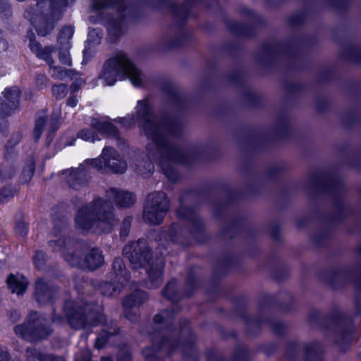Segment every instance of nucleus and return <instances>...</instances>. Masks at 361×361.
I'll return each mask as SVG.
<instances>
[{
  "instance_id": "1",
  "label": "nucleus",
  "mask_w": 361,
  "mask_h": 361,
  "mask_svg": "<svg viewBox=\"0 0 361 361\" xmlns=\"http://www.w3.org/2000/svg\"><path fill=\"white\" fill-rule=\"evenodd\" d=\"M137 118L135 121L122 118L118 120L121 125L129 127L133 123L137 122L143 129L146 135L149 136L152 144L147 146L152 159L156 160L160 159V164L163 167L164 160L180 162L181 160L176 157L178 152L172 149L166 143L164 135L171 132V127L167 121H158L152 114L151 109L147 101L142 100L137 102L136 106Z\"/></svg>"
},
{
  "instance_id": "2",
  "label": "nucleus",
  "mask_w": 361,
  "mask_h": 361,
  "mask_svg": "<svg viewBox=\"0 0 361 361\" xmlns=\"http://www.w3.org/2000/svg\"><path fill=\"white\" fill-rule=\"evenodd\" d=\"M126 163L121 159L119 154L111 147H104L97 159H86L76 168H70L59 171L56 178L61 180H81L90 177L94 171L100 173L111 171L123 173L126 171Z\"/></svg>"
},
{
  "instance_id": "3",
  "label": "nucleus",
  "mask_w": 361,
  "mask_h": 361,
  "mask_svg": "<svg viewBox=\"0 0 361 361\" xmlns=\"http://www.w3.org/2000/svg\"><path fill=\"white\" fill-rule=\"evenodd\" d=\"M128 78L135 86L142 85V75L140 71L135 67L126 54H118L109 59L104 65L99 75V79L104 85L111 86L117 80Z\"/></svg>"
},
{
  "instance_id": "4",
  "label": "nucleus",
  "mask_w": 361,
  "mask_h": 361,
  "mask_svg": "<svg viewBox=\"0 0 361 361\" xmlns=\"http://www.w3.org/2000/svg\"><path fill=\"white\" fill-rule=\"evenodd\" d=\"M110 209L108 202L98 199L92 204L78 210L75 224L82 231H88L92 228H94L95 232L98 231L97 228L102 231H108L112 226Z\"/></svg>"
},
{
  "instance_id": "5",
  "label": "nucleus",
  "mask_w": 361,
  "mask_h": 361,
  "mask_svg": "<svg viewBox=\"0 0 361 361\" xmlns=\"http://www.w3.org/2000/svg\"><path fill=\"white\" fill-rule=\"evenodd\" d=\"M169 208V202L164 192H159L148 196L144 211V218L151 224H159Z\"/></svg>"
},
{
  "instance_id": "6",
  "label": "nucleus",
  "mask_w": 361,
  "mask_h": 361,
  "mask_svg": "<svg viewBox=\"0 0 361 361\" xmlns=\"http://www.w3.org/2000/svg\"><path fill=\"white\" fill-rule=\"evenodd\" d=\"M113 5L118 11L116 19H112L108 25V30L110 32H116L121 26V23L125 17L127 7L123 0H94L93 6L96 9H102Z\"/></svg>"
},
{
  "instance_id": "7",
  "label": "nucleus",
  "mask_w": 361,
  "mask_h": 361,
  "mask_svg": "<svg viewBox=\"0 0 361 361\" xmlns=\"http://www.w3.org/2000/svg\"><path fill=\"white\" fill-rule=\"evenodd\" d=\"M65 257L66 261L73 266L82 265L90 269H94L100 267L104 262V258L101 251L98 249H94L91 250L86 255L83 264H82L79 261L78 257L75 255H66Z\"/></svg>"
},
{
  "instance_id": "8",
  "label": "nucleus",
  "mask_w": 361,
  "mask_h": 361,
  "mask_svg": "<svg viewBox=\"0 0 361 361\" xmlns=\"http://www.w3.org/2000/svg\"><path fill=\"white\" fill-rule=\"evenodd\" d=\"M91 126L100 133L109 136H117V130L107 117L94 118L92 119Z\"/></svg>"
},
{
  "instance_id": "9",
  "label": "nucleus",
  "mask_w": 361,
  "mask_h": 361,
  "mask_svg": "<svg viewBox=\"0 0 361 361\" xmlns=\"http://www.w3.org/2000/svg\"><path fill=\"white\" fill-rule=\"evenodd\" d=\"M7 283L13 293L20 295L25 293L27 287V279L21 274H11Z\"/></svg>"
},
{
  "instance_id": "10",
  "label": "nucleus",
  "mask_w": 361,
  "mask_h": 361,
  "mask_svg": "<svg viewBox=\"0 0 361 361\" xmlns=\"http://www.w3.org/2000/svg\"><path fill=\"white\" fill-rule=\"evenodd\" d=\"M112 198L121 207H129L135 202V197L133 193L126 191H118L112 189L109 193Z\"/></svg>"
},
{
  "instance_id": "11",
  "label": "nucleus",
  "mask_w": 361,
  "mask_h": 361,
  "mask_svg": "<svg viewBox=\"0 0 361 361\" xmlns=\"http://www.w3.org/2000/svg\"><path fill=\"white\" fill-rule=\"evenodd\" d=\"M15 332L16 334L25 338L28 337L30 334H32L36 338H43L49 333L48 330H44L42 329L32 331V327H28L26 324L17 326L15 328Z\"/></svg>"
},
{
  "instance_id": "12",
  "label": "nucleus",
  "mask_w": 361,
  "mask_h": 361,
  "mask_svg": "<svg viewBox=\"0 0 361 361\" xmlns=\"http://www.w3.org/2000/svg\"><path fill=\"white\" fill-rule=\"evenodd\" d=\"M136 243H133L131 245H127L123 249V253L125 255H127L130 262L133 264L134 267H137V264H140L141 266H144L146 263V259L145 256H143V254H141L140 256L138 257L137 256V253H135L136 256L134 257L133 254H130V250L133 248L135 250V247L136 246Z\"/></svg>"
},
{
  "instance_id": "13",
  "label": "nucleus",
  "mask_w": 361,
  "mask_h": 361,
  "mask_svg": "<svg viewBox=\"0 0 361 361\" xmlns=\"http://www.w3.org/2000/svg\"><path fill=\"white\" fill-rule=\"evenodd\" d=\"M73 28L71 26L64 27L59 35V42L61 44H64V45L69 44V40L72 38L73 35Z\"/></svg>"
},
{
  "instance_id": "14",
  "label": "nucleus",
  "mask_w": 361,
  "mask_h": 361,
  "mask_svg": "<svg viewBox=\"0 0 361 361\" xmlns=\"http://www.w3.org/2000/svg\"><path fill=\"white\" fill-rule=\"evenodd\" d=\"M4 97L12 104H15L18 102L20 97V90L17 87L6 89Z\"/></svg>"
},
{
  "instance_id": "15",
  "label": "nucleus",
  "mask_w": 361,
  "mask_h": 361,
  "mask_svg": "<svg viewBox=\"0 0 361 361\" xmlns=\"http://www.w3.org/2000/svg\"><path fill=\"white\" fill-rule=\"evenodd\" d=\"M70 49V45L69 44H67V45H64L63 47H61L60 49V51H59V60L60 61L66 65V66H71L72 63H71V56H70V54H69V50Z\"/></svg>"
},
{
  "instance_id": "16",
  "label": "nucleus",
  "mask_w": 361,
  "mask_h": 361,
  "mask_svg": "<svg viewBox=\"0 0 361 361\" xmlns=\"http://www.w3.org/2000/svg\"><path fill=\"white\" fill-rule=\"evenodd\" d=\"M78 137L85 141L94 142L96 140H99L100 138L97 134L94 133L90 129H83L78 133Z\"/></svg>"
},
{
  "instance_id": "17",
  "label": "nucleus",
  "mask_w": 361,
  "mask_h": 361,
  "mask_svg": "<svg viewBox=\"0 0 361 361\" xmlns=\"http://www.w3.org/2000/svg\"><path fill=\"white\" fill-rule=\"evenodd\" d=\"M53 51L54 49L51 47H45L42 49L40 51L37 53V56L45 61L49 66H51L53 63V60L51 59V54Z\"/></svg>"
},
{
  "instance_id": "18",
  "label": "nucleus",
  "mask_w": 361,
  "mask_h": 361,
  "mask_svg": "<svg viewBox=\"0 0 361 361\" xmlns=\"http://www.w3.org/2000/svg\"><path fill=\"white\" fill-rule=\"evenodd\" d=\"M67 92L68 88L65 85H56L52 87V93L57 99H60L66 97Z\"/></svg>"
},
{
  "instance_id": "19",
  "label": "nucleus",
  "mask_w": 361,
  "mask_h": 361,
  "mask_svg": "<svg viewBox=\"0 0 361 361\" xmlns=\"http://www.w3.org/2000/svg\"><path fill=\"white\" fill-rule=\"evenodd\" d=\"M139 173L142 175L143 178H148L154 170V165L152 161H144L143 166L139 167Z\"/></svg>"
},
{
  "instance_id": "20",
  "label": "nucleus",
  "mask_w": 361,
  "mask_h": 361,
  "mask_svg": "<svg viewBox=\"0 0 361 361\" xmlns=\"http://www.w3.org/2000/svg\"><path fill=\"white\" fill-rule=\"evenodd\" d=\"M52 68L51 75L55 79L63 80L68 75V71L58 66H50Z\"/></svg>"
},
{
  "instance_id": "21",
  "label": "nucleus",
  "mask_w": 361,
  "mask_h": 361,
  "mask_svg": "<svg viewBox=\"0 0 361 361\" xmlns=\"http://www.w3.org/2000/svg\"><path fill=\"white\" fill-rule=\"evenodd\" d=\"M49 294V291L47 288V284L43 280H39L36 283V297L38 300H40L41 295Z\"/></svg>"
},
{
  "instance_id": "22",
  "label": "nucleus",
  "mask_w": 361,
  "mask_h": 361,
  "mask_svg": "<svg viewBox=\"0 0 361 361\" xmlns=\"http://www.w3.org/2000/svg\"><path fill=\"white\" fill-rule=\"evenodd\" d=\"M47 118H40L37 121L35 128V133L37 137H39L41 135L43 130V128L47 123Z\"/></svg>"
},
{
  "instance_id": "23",
  "label": "nucleus",
  "mask_w": 361,
  "mask_h": 361,
  "mask_svg": "<svg viewBox=\"0 0 361 361\" xmlns=\"http://www.w3.org/2000/svg\"><path fill=\"white\" fill-rule=\"evenodd\" d=\"M44 0H38L37 6L40 4L43 3ZM49 2V5L54 9L56 7L62 8L66 6L67 1L66 0H48Z\"/></svg>"
},
{
  "instance_id": "24",
  "label": "nucleus",
  "mask_w": 361,
  "mask_h": 361,
  "mask_svg": "<svg viewBox=\"0 0 361 361\" xmlns=\"http://www.w3.org/2000/svg\"><path fill=\"white\" fill-rule=\"evenodd\" d=\"M64 245L65 240L62 238H59L57 241L51 240L49 243V246L56 252L62 251Z\"/></svg>"
},
{
  "instance_id": "25",
  "label": "nucleus",
  "mask_w": 361,
  "mask_h": 361,
  "mask_svg": "<svg viewBox=\"0 0 361 361\" xmlns=\"http://www.w3.org/2000/svg\"><path fill=\"white\" fill-rule=\"evenodd\" d=\"M113 267H114V270L116 272H118L117 275H122L123 276L125 266H124V264L123 263L122 259H121L119 258L115 259L114 262V264H113Z\"/></svg>"
},
{
  "instance_id": "26",
  "label": "nucleus",
  "mask_w": 361,
  "mask_h": 361,
  "mask_svg": "<svg viewBox=\"0 0 361 361\" xmlns=\"http://www.w3.org/2000/svg\"><path fill=\"white\" fill-rule=\"evenodd\" d=\"M35 361H65L61 357H54L50 355H37Z\"/></svg>"
},
{
  "instance_id": "27",
  "label": "nucleus",
  "mask_w": 361,
  "mask_h": 361,
  "mask_svg": "<svg viewBox=\"0 0 361 361\" xmlns=\"http://www.w3.org/2000/svg\"><path fill=\"white\" fill-rule=\"evenodd\" d=\"M29 47H30L31 51L33 53H35L36 55H37V53H39L40 51V50L42 49L39 44L33 39H30Z\"/></svg>"
},
{
  "instance_id": "28",
  "label": "nucleus",
  "mask_w": 361,
  "mask_h": 361,
  "mask_svg": "<svg viewBox=\"0 0 361 361\" xmlns=\"http://www.w3.org/2000/svg\"><path fill=\"white\" fill-rule=\"evenodd\" d=\"M52 29H53V24L49 23L47 25V29H44V27L42 26H38L37 27V31L39 35L44 36L47 33H49V32H50Z\"/></svg>"
},
{
  "instance_id": "29",
  "label": "nucleus",
  "mask_w": 361,
  "mask_h": 361,
  "mask_svg": "<svg viewBox=\"0 0 361 361\" xmlns=\"http://www.w3.org/2000/svg\"><path fill=\"white\" fill-rule=\"evenodd\" d=\"M16 232L21 235H24L26 234L27 233V224L23 223V222H21V223H19L17 226H16Z\"/></svg>"
},
{
  "instance_id": "30",
  "label": "nucleus",
  "mask_w": 361,
  "mask_h": 361,
  "mask_svg": "<svg viewBox=\"0 0 361 361\" xmlns=\"http://www.w3.org/2000/svg\"><path fill=\"white\" fill-rule=\"evenodd\" d=\"M148 274H149V276L152 279L154 278L158 279V278L161 277V276L162 274V269L161 267L156 270H153L152 269H151L148 271Z\"/></svg>"
},
{
  "instance_id": "31",
  "label": "nucleus",
  "mask_w": 361,
  "mask_h": 361,
  "mask_svg": "<svg viewBox=\"0 0 361 361\" xmlns=\"http://www.w3.org/2000/svg\"><path fill=\"white\" fill-rule=\"evenodd\" d=\"M44 259V254L42 252H37L35 256L34 262L37 267H39L42 262H41V260L42 261Z\"/></svg>"
},
{
  "instance_id": "32",
  "label": "nucleus",
  "mask_w": 361,
  "mask_h": 361,
  "mask_svg": "<svg viewBox=\"0 0 361 361\" xmlns=\"http://www.w3.org/2000/svg\"><path fill=\"white\" fill-rule=\"evenodd\" d=\"M94 35L97 37V39H95L96 42L99 43L100 39H102L101 32L97 29H94V30L90 31L89 34H88L89 38L90 39Z\"/></svg>"
},
{
  "instance_id": "33",
  "label": "nucleus",
  "mask_w": 361,
  "mask_h": 361,
  "mask_svg": "<svg viewBox=\"0 0 361 361\" xmlns=\"http://www.w3.org/2000/svg\"><path fill=\"white\" fill-rule=\"evenodd\" d=\"M78 102L77 96L71 95L68 99L67 105L71 107H75Z\"/></svg>"
},
{
  "instance_id": "34",
  "label": "nucleus",
  "mask_w": 361,
  "mask_h": 361,
  "mask_svg": "<svg viewBox=\"0 0 361 361\" xmlns=\"http://www.w3.org/2000/svg\"><path fill=\"white\" fill-rule=\"evenodd\" d=\"M24 172L27 173L25 178L30 179L32 177L34 173L33 164H30L29 166H27V169Z\"/></svg>"
},
{
  "instance_id": "35",
  "label": "nucleus",
  "mask_w": 361,
  "mask_h": 361,
  "mask_svg": "<svg viewBox=\"0 0 361 361\" xmlns=\"http://www.w3.org/2000/svg\"><path fill=\"white\" fill-rule=\"evenodd\" d=\"M8 355L6 352H4L0 348V361H8Z\"/></svg>"
},
{
  "instance_id": "36",
  "label": "nucleus",
  "mask_w": 361,
  "mask_h": 361,
  "mask_svg": "<svg viewBox=\"0 0 361 361\" xmlns=\"http://www.w3.org/2000/svg\"><path fill=\"white\" fill-rule=\"evenodd\" d=\"M85 357H78V361H90V353L88 350L85 351Z\"/></svg>"
},
{
  "instance_id": "37",
  "label": "nucleus",
  "mask_w": 361,
  "mask_h": 361,
  "mask_svg": "<svg viewBox=\"0 0 361 361\" xmlns=\"http://www.w3.org/2000/svg\"><path fill=\"white\" fill-rule=\"evenodd\" d=\"M6 49V42L3 39L0 38V51L4 50Z\"/></svg>"
},
{
  "instance_id": "38",
  "label": "nucleus",
  "mask_w": 361,
  "mask_h": 361,
  "mask_svg": "<svg viewBox=\"0 0 361 361\" xmlns=\"http://www.w3.org/2000/svg\"><path fill=\"white\" fill-rule=\"evenodd\" d=\"M106 341V340H104L102 343H100V338H98L96 342V347L100 348L102 346L103 343Z\"/></svg>"
},
{
  "instance_id": "39",
  "label": "nucleus",
  "mask_w": 361,
  "mask_h": 361,
  "mask_svg": "<svg viewBox=\"0 0 361 361\" xmlns=\"http://www.w3.org/2000/svg\"><path fill=\"white\" fill-rule=\"evenodd\" d=\"M159 317H162V315H157L155 317V320L157 322H161L162 321V319H159Z\"/></svg>"
},
{
  "instance_id": "40",
  "label": "nucleus",
  "mask_w": 361,
  "mask_h": 361,
  "mask_svg": "<svg viewBox=\"0 0 361 361\" xmlns=\"http://www.w3.org/2000/svg\"><path fill=\"white\" fill-rule=\"evenodd\" d=\"M60 114H61L60 111L58 113L54 114V118L55 120L58 119L59 118V116H60Z\"/></svg>"
},
{
  "instance_id": "41",
  "label": "nucleus",
  "mask_w": 361,
  "mask_h": 361,
  "mask_svg": "<svg viewBox=\"0 0 361 361\" xmlns=\"http://www.w3.org/2000/svg\"><path fill=\"white\" fill-rule=\"evenodd\" d=\"M101 361H112L110 357H102Z\"/></svg>"
},
{
  "instance_id": "42",
  "label": "nucleus",
  "mask_w": 361,
  "mask_h": 361,
  "mask_svg": "<svg viewBox=\"0 0 361 361\" xmlns=\"http://www.w3.org/2000/svg\"><path fill=\"white\" fill-rule=\"evenodd\" d=\"M11 361H20V360L18 358L14 357V358L11 359Z\"/></svg>"
},
{
  "instance_id": "43",
  "label": "nucleus",
  "mask_w": 361,
  "mask_h": 361,
  "mask_svg": "<svg viewBox=\"0 0 361 361\" xmlns=\"http://www.w3.org/2000/svg\"><path fill=\"white\" fill-rule=\"evenodd\" d=\"M170 286H171L170 284H169V285L167 286V287H166V290L170 288Z\"/></svg>"
}]
</instances>
